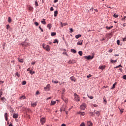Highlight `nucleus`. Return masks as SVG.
I'll use <instances>...</instances> for the list:
<instances>
[{
    "label": "nucleus",
    "instance_id": "obj_14",
    "mask_svg": "<svg viewBox=\"0 0 126 126\" xmlns=\"http://www.w3.org/2000/svg\"><path fill=\"white\" fill-rule=\"evenodd\" d=\"M41 23H42V24H44V25H46V20L45 19L42 20Z\"/></svg>",
    "mask_w": 126,
    "mask_h": 126
},
{
    "label": "nucleus",
    "instance_id": "obj_40",
    "mask_svg": "<svg viewBox=\"0 0 126 126\" xmlns=\"http://www.w3.org/2000/svg\"><path fill=\"white\" fill-rule=\"evenodd\" d=\"M111 63H117V60L114 61V60H111Z\"/></svg>",
    "mask_w": 126,
    "mask_h": 126
},
{
    "label": "nucleus",
    "instance_id": "obj_19",
    "mask_svg": "<svg viewBox=\"0 0 126 126\" xmlns=\"http://www.w3.org/2000/svg\"><path fill=\"white\" fill-rule=\"evenodd\" d=\"M57 15H58V11H55L54 12V16H55V17H57Z\"/></svg>",
    "mask_w": 126,
    "mask_h": 126
},
{
    "label": "nucleus",
    "instance_id": "obj_13",
    "mask_svg": "<svg viewBox=\"0 0 126 126\" xmlns=\"http://www.w3.org/2000/svg\"><path fill=\"white\" fill-rule=\"evenodd\" d=\"M8 116V115H7V113H5L4 114V117H5V119L6 121H7V120H8V118H7Z\"/></svg>",
    "mask_w": 126,
    "mask_h": 126
},
{
    "label": "nucleus",
    "instance_id": "obj_42",
    "mask_svg": "<svg viewBox=\"0 0 126 126\" xmlns=\"http://www.w3.org/2000/svg\"><path fill=\"white\" fill-rule=\"evenodd\" d=\"M52 82L53 83H55V84H58V83H59V81H52Z\"/></svg>",
    "mask_w": 126,
    "mask_h": 126
},
{
    "label": "nucleus",
    "instance_id": "obj_51",
    "mask_svg": "<svg viewBox=\"0 0 126 126\" xmlns=\"http://www.w3.org/2000/svg\"><path fill=\"white\" fill-rule=\"evenodd\" d=\"M50 10L51 11H54V8L53 7H51Z\"/></svg>",
    "mask_w": 126,
    "mask_h": 126
},
{
    "label": "nucleus",
    "instance_id": "obj_15",
    "mask_svg": "<svg viewBox=\"0 0 126 126\" xmlns=\"http://www.w3.org/2000/svg\"><path fill=\"white\" fill-rule=\"evenodd\" d=\"M80 37H81V34H78L75 35V38L76 39H78L79 38H80Z\"/></svg>",
    "mask_w": 126,
    "mask_h": 126
},
{
    "label": "nucleus",
    "instance_id": "obj_12",
    "mask_svg": "<svg viewBox=\"0 0 126 126\" xmlns=\"http://www.w3.org/2000/svg\"><path fill=\"white\" fill-rule=\"evenodd\" d=\"M67 25V23H61V27H63V26H65Z\"/></svg>",
    "mask_w": 126,
    "mask_h": 126
},
{
    "label": "nucleus",
    "instance_id": "obj_37",
    "mask_svg": "<svg viewBox=\"0 0 126 126\" xmlns=\"http://www.w3.org/2000/svg\"><path fill=\"white\" fill-rule=\"evenodd\" d=\"M120 40H118L117 41V45H118V46H120Z\"/></svg>",
    "mask_w": 126,
    "mask_h": 126
},
{
    "label": "nucleus",
    "instance_id": "obj_35",
    "mask_svg": "<svg viewBox=\"0 0 126 126\" xmlns=\"http://www.w3.org/2000/svg\"><path fill=\"white\" fill-rule=\"evenodd\" d=\"M19 62H20V63H23V59H20L19 58Z\"/></svg>",
    "mask_w": 126,
    "mask_h": 126
},
{
    "label": "nucleus",
    "instance_id": "obj_27",
    "mask_svg": "<svg viewBox=\"0 0 126 126\" xmlns=\"http://www.w3.org/2000/svg\"><path fill=\"white\" fill-rule=\"evenodd\" d=\"M82 44V41H81V40L77 42V45H81Z\"/></svg>",
    "mask_w": 126,
    "mask_h": 126
},
{
    "label": "nucleus",
    "instance_id": "obj_22",
    "mask_svg": "<svg viewBox=\"0 0 126 126\" xmlns=\"http://www.w3.org/2000/svg\"><path fill=\"white\" fill-rule=\"evenodd\" d=\"M71 52L72 53H74V54H76V50H74V49H71Z\"/></svg>",
    "mask_w": 126,
    "mask_h": 126
},
{
    "label": "nucleus",
    "instance_id": "obj_60",
    "mask_svg": "<svg viewBox=\"0 0 126 126\" xmlns=\"http://www.w3.org/2000/svg\"><path fill=\"white\" fill-rule=\"evenodd\" d=\"M123 27H126V23L123 24Z\"/></svg>",
    "mask_w": 126,
    "mask_h": 126
},
{
    "label": "nucleus",
    "instance_id": "obj_50",
    "mask_svg": "<svg viewBox=\"0 0 126 126\" xmlns=\"http://www.w3.org/2000/svg\"><path fill=\"white\" fill-rule=\"evenodd\" d=\"M70 32L71 33H72V32H73V30L72 28H70Z\"/></svg>",
    "mask_w": 126,
    "mask_h": 126
},
{
    "label": "nucleus",
    "instance_id": "obj_28",
    "mask_svg": "<svg viewBox=\"0 0 126 126\" xmlns=\"http://www.w3.org/2000/svg\"><path fill=\"white\" fill-rule=\"evenodd\" d=\"M114 17H115V18H117V17H119V15H117L116 14H114L113 15Z\"/></svg>",
    "mask_w": 126,
    "mask_h": 126
},
{
    "label": "nucleus",
    "instance_id": "obj_33",
    "mask_svg": "<svg viewBox=\"0 0 126 126\" xmlns=\"http://www.w3.org/2000/svg\"><path fill=\"white\" fill-rule=\"evenodd\" d=\"M56 32H51V36H56Z\"/></svg>",
    "mask_w": 126,
    "mask_h": 126
},
{
    "label": "nucleus",
    "instance_id": "obj_24",
    "mask_svg": "<svg viewBox=\"0 0 126 126\" xmlns=\"http://www.w3.org/2000/svg\"><path fill=\"white\" fill-rule=\"evenodd\" d=\"M78 54H79V55L80 56H82V55H83V53L82 51H80L78 52Z\"/></svg>",
    "mask_w": 126,
    "mask_h": 126
},
{
    "label": "nucleus",
    "instance_id": "obj_44",
    "mask_svg": "<svg viewBox=\"0 0 126 126\" xmlns=\"http://www.w3.org/2000/svg\"><path fill=\"white\" fill-rule=\"evenodd\" d=\"M70 79H71V80H72V81H74V77H71Z\"/></svg>",
    "mask_w": 126,
    "mask_h": 126
},
{
    "label": "nucleus",
    "instance_id": "obj_3",
    "mask_svg": "<svg viewBox=\"0 0 126 126\" xmlns=\"http://www.w3.org/2000/svg\"><path fill=\"white\" fill-rule=\"evenodd\" d=\"M84 59H86V60H88V61H89L90 60H93L94 58V55H93V56H91L90 55L88 56H84Z\"/></svg>",
    "mask_w": 126,
    "mask_h": 126
},
{
    "label": "nucleus",
    "instance_id": "obj_10",
    "mask_svg": "<svg viewBox=\"0 0 126 126\" xmlns=\"http://www.w3.org/2000/svg\"><path fill=\"white\" fill-rule=\"evenodd\" d=\"M105 67H106L105 65H102V66H99L98 68L99 69H101L102 70H103V69H105Z\"/></svg>",
    "mask_w": 126,
    "mask_h": 126
},
{
    "label": "nucleus",
    "instance_id": "obj_26",
    "mask_svg": "<svg viewBox=\"0 0 126 126\" xmlns=\"http://www.w3.org/2000/svg\"><path fill=\"white\" fill-rule=\"evenodd\" d=\"M53 43H54V44H55L56 43H59V40L58 39H55L54 41L53 42Z\"/></svg>",
    "mask_w": 126,
    "mask_h": 126
},
{
    "label": "nucleus",
    "instance_id": "obj_2",
    "mask_svg": "<svg viewBox=\"0 0 126 126\" xmlns=\"http://www.w3.org/2000/svg\"><path fill=\"white\" fill-rule=\"evenodd\" d=\"M74 98H75V100L76 101H78V102H79V101H80V98L79 97V95L75 93L74 94Z\"/></svg>",
    "mask_w": 126,
    "mask_h": 126
},
{
    "label": "nucleus",
    "instance_id": "obj_8",
    "mask_svg": "<svg viewBox=\"0 0 126 126\" xmlns=\"http://www.w3.org/2000/svg\"><path fill=\"white\" fill-rule=\"evenodd\" d=\"M37 102H32L31 106L32 107H36V106H37Z\"/></svg>",
    "mask_w": 126,
    "mask_h": 126
},
{
    "label": "nucleus",
    "instance_id": "obj_55",
    "mask_svg": "<svg viewBox=\"0 0 126 126\" xmlns=\"http://www.w3.org/2000/svg\"><path fill=\"white\" fill-rule=\"evenodd\" d=\"M39 94H40V93L39 92V91H37L36 93V95H39Z\"/></svg>",
    "mask_w": 126,
    "mask_h": 126
},
{
    "label": "nucleus",
    "instance_id": "obj_48",
    "mask_svg": "<svg viewBox=\"0 0 126 126\" xmlns=\"http://www.w3.org/2000/svg\"><path fill=\"white\" fill-rule=\"evenodd\" d=\"M91 76H92V75H91V74H89L87 76V77L88 78H89V77H91Z\"/></svg>",
    "mask_w": 126,
    "mask_h": 126
},
{
    "label": "nucleus",
    "instance_id": "obj_47",
    "mask_svg": "<svg viewBox=\"0 0 126 126\" xmlns=\"http://www.w3.org/2000/svg\"><path fill=\"white\" fill-rule=\"evenodd\" d=\"M39 29H40V30L41 31V32H44V30H42V28H41V27H39Z\"/></svg>",
    "mask_w": 126,
    "mask_h": 126
},
{
    "label": "nucleus",
    "instance_id": "obj_53",
    "mask_svg": "<svg viewBox=\"0 0 126 126\" xmlns=\"http://www.w3.org/2000/svg\"><path fill=\"white\" fill-rule=\"evenodd\" d=\"M63 107H62V108H61V110H60L61 113H62V112H63Z\"/></svg>",
    "mask_w": 126,
    "mask_h": 126
},
{
    "label": "nucleus",
    "instance_id": "obj_20",
    "mask_svg": "<svg viewBox=\"0 0 126 126\" xmlns=\"http://www.w3.org/2000/svg\"><path fill=\"white\" fill-rule=\"evenodd\" d=\"M28 9L31 10V11H32L33 10V7H31V6H29L28 7Z\"/></svg>",
    "mask_w": 126,
    "mask_h": 126
},
{
    "label": "nucleus",
    "instance_id": "obj_6",
    "mask_svg": "<svg viewBox=\"0 0 126 126\" xmlns=\"http://www.w3.org/2000/svg\"><path fill=\"white\" fill-rule=\"evenodd\" d=\"M62 99L63 100V101L65 102V103H67V102H68L67 98L64 97V95H63V94L62 95Z\"/></svg>",
    "mask_w": 126,
    "mask_h": 126
},
{
    "label": "nucleus",
    "instance_id": "obj_4",
    "mask_svg": "<svg viewBox=\"0 0 126 126\" xmlns=\"http://www.w3.org/2000/svg\"><path fill=\"white\" fill-rule=\"evenodd\" d=\"M44 89L45 91H50V89H51V85H50V84H48L44 88Z\"/></svg>",
    "mask_w": 126,
    "mask_h": 126
},
{
    "label": "nucleus",
    "instance_id": "obj_38",
    "mask_svg": "<svg viewBox=\"0 0 126 126\" xmlns=\"http://www.w3.org/2000/svg\"><path fill=\"white\" fill-rule=\"evenodd\" d=\"M64 92H65V89H63L62 90V94H64Z\"/></svg>",
    "mask_w": 126,
    "mask_h": 126
},
{
    "label": "nucleus",
    "instance_id": "obj_32",
    "mask_svg": "<svg viewBox=\"0 0 126 126\" xmlns=\"http://www.w3.org/2000/svg\"><path fill=\"white\" fill-rule=\"evenodd\" d=\"M16 75H17V76H18V77H20V75L19 74L18 72H16Z\"/></svg>",
    "mask_w": 126,
    "mask_h": 126
},
{
    "label": "nucleus",
    "instance_id": "obj_56",
    "mask_svg": "<svg viewBox=\"0 0 126 126\" xmlns=\"http://www.w3.org/2000/svg\"><path fill=\"white\" fill-rule=\"evenodd\" d=\"M123 79L126 80V75L123 76Z\"/></svg>",
    "mask_w": 126,
    "mask_h": 126
},
{
    "label": "nucleus",
    "instance_id": "obj_25",
    "mask_svg": "<svg viewBox=\"0 0 126 126\" xmlns=\"http://www.w3.org/2000/svg\"><path fill=\"white\" fill-rule=\"evenodd\" d=\"M30 74H34V73H35V71H32V70H30Z\"/></svg>",
    "mask_w": 126,
    "mask_h": 126
},
{
    "label": "nucleus",
    "instance_id": "obj_43",
    "mask_svg": "<svg viewBox=\"0 0 126 126\" xmlns=\"http://www.w3.org/2000/svg\"><path fill=\"white\" fill-rule=\"evenodd\" d=\"M34 25L35 26H38L39 25V23H38V22H34Z\"/></svg>",
    "mask_w": 126,
    "mask_h": 126
},
{
    "label": "nucleus",
    "instance_id": "obj_63",
    "mask_svg": "<svg viewBox=\"0 0 126 126\" xmlns=\"http://www.w3.org/2000/svg\"><path fill=\"white\" fill-rule=\"evenodd\" d=\"M66 126L65 125V124H62V126Z\"/></svg>",
    "mask_w": 126,
    "mask_h": 126
},
{
    "label": "nucleus",
    "instance_id": "obj_21",
    "mask_svg": "<svg viewBox=\"0 0 126 126\" xmlns=\"http://www.w3.org/2000/svg\"><path fill=\"white\" fill-rule=\"evenodd\" d=\"M113 26H111V27H106V29H108L109 30L112 29L113 28Z\"/></svg>",
    "mask_w": 126,
    "mask_h": 126
},
{
    "label": "nucleus",
    "instance_id": "obj_62",
    "mask_svg": "<svg viewBox=\"0 0 126 126\" xmlns=\"http://www.w3.org/2000/svg\"><path fill=\"white\" fill-rule=\"evenodd\" d=\"M50 99H52V97H49L47 98V100H50Z\"/></svg>",
    "mask_w": 126,
    "mask_h": 126
},
{
    "label": "nucleus",
    "instance_id": "obj_34",
    "mask_svg": "<svg viewBox=\"0 0 126 126\" xmlns=\"http://www.w3.org/2000/svg\"><path fill=\"white\" fill-rule=\"evenodd\" d=\"M68 63H69V64H70V63H74L72 61L70 60V61L68 62Z\"/></svg>",
    "mask_w": 126,
    "mask_h": 126
},
{
    "label": "nucleus",
    "instance_id": "obj_18",
    "mask_svg": "<svg viewBox=\"0 0 126 126\" xmlns=\"http://www.w3.org/2000/svg\"><path fill=\"white\" fill-rule=\"evenodd\" d=\"M47 28H49V29H51L52 28V24H49L47 25Z\"/></svg>",
    "mask_w": 126,
    "mask_h": 126
},
{
    "label": "nucleus",
    "instance_id": "obj_17",
    "mask_svg": "<svg viewBox=\"0 0 126 126\" xmlns=\"http://www.w3.org/2000/svg\"><path fill=\"white\" fill-rule=\"evenodd\" d=\"M78 114H80V115H81V116H84V115H85V113H84V112H78Z\"/></svg>",
    "mask_w": 126,
    "mask_h": 126
},
{
    "label": "nucleus",
    "instance_id": "obj_46",
    "mask_svg": "<svg viewBox=\"0 0 126 126\" xmlns=\"http://www.w3.org/2000/svg\"><path fill=\"white\" fill-rule=\"evenodd\" d=\"M88 97L90 98V99H93V98H94V97H93V96H90L88 95Z\"/></svg>",
    "mask_w": 126,
    "mask_h": 126
},
{
    "label": "nucleus",
    "instance_id": "obj_45",
    "mask_svg": "<svg viewBox=\"0 0 126 126\" xmlns=\"http://www.w3.org/2000/svg\"><path fill=\"white\" fill-rule=\"evenodd\" d=\"M120 111L121 114H122V113H124V109H120Z\"/></svg>",
    "mask_w": 126,
    "mask_h": 126
},
{
    "label": "nucleus",
    "instance_id": "obj_52",
    "mask_svg": "<svg viewBox=\"0 0 126 126\" xmlns=\"http://www.w3.org/2000/svg\"><path fill=\"white\" fill-rule=\"evenodd\" d=\"M10 27L9 26V25H6V29H9V28H10Z\"/></svg>",
    "mask_w": 126,
    "mask_h": 126
},
{
    "label": "nucleus",
    "instance_id": "obj_41",
    "mask_svg": "<svg viewBox=\"0 0 126 126\" xmlns=\"http://www.w3.org/2000/svg\"><path fill=\"white\" fill-rule=\"evenodd\" d=\"M80 126H85V123H84V122H83L82 124H81Z\"/></svg>",
    "mask_w": 126,
    "mask_h": 126
},
{
    "label": "nucleus",
    "instance_id": "obj_30",
    "mask_svg": "<svg viewBox=\"0 0 126 126\" xmlns=\"http://www.w3.org/2000/svg\"><path fill=\"white\" fill-rule=\"evenodd\" d=\"M117 85V83H115L113 84L112 89H114L115 88V86Z\"/></svg>",
    "mask_w": 126,
    "mask_h": 126
},
{
    "label": "nucleus",
    "instance_id": "obj_58",
    "mask_svg": "<svg viewBox=\"0 0 126 126\" xmlns=\"http://www.w3.org/2000/svg\"><path fill=\"white\" fill-rule=\"evenodd\" d=\"M108 52L109 53H112V52H113V50L110 49Z\"/></svg>",
    "mask_w": 126,
    "mask_h": 126
},
{
    "label": "nucleus",
    "instance_id": "obj_1",
    "mask_svg": "<svg viewBox=\"0 0 126 126\" xmlns=\"http://www.w3.org/2000/svg\"><path fill=\"white\" fill-rule=\"evenodd\" d=\"M42 46L43 49H45V50H46V51H47V52H50V51L51 50V49H50V46L47 45L45 43H43L42 44Z\"/></svg>",
    "mask_w": 126,
    "mask_h": 126
},
{
    "label": "nucleus",
    "instance_id": "obj_49",
    "mask_svg": "<svg viewBox=\"0 0 126 126\" xmlns=\"http://www.w3.org/2000/svg\"><path fill=\"white\" fill-rule=\"evenodd\" d=\"M2 46H3V49L4 50L5 47V43H4L2 45Z\"/></svg>",
    "mask_w": 126,
    "mask_h": 126
},
{
    "label": "nucleus",
    "instance_id": "obj_54",
    "mask_svg": "<svg viewBox=\"0 0 126 126\" xmlns=\"http://www.w3.org/2000/svg\"><path fill=\"white\" fill-rule=\"evenodd\" d=\"M4 99H5V98H4V97H1L0 98V100H1V101H3V100H4Z\"/></svg>",
    "mask_w": 126,
    "mask_h": 126
},
{
    "label": "nucleus",
    "instance_id": "obj_57",
    "mask_svg": "<svg viewBox=\"0 0 126 126\" xmlns=\"http://www.w3.org/2000/svg\"><path fill=\"white\" fill-rule=\"evenodd\" d=\"M93 107H98V105L97 104H94Z\"/></svg>",
    "mask_w": 126,
    "mask_h": 126
},
{
    "label": "nucleus",
    "instance_id": "obj_59",
    "mask_svg": "<svg viewBox=\"0 0 126 126\" xmlns=\"http://www.w3.org/2000/svg\"><path fill=\"white\" fill-rule=\"evenodd\" d=\"M126 16H124L123 18H122V20H125V19H126Z\"/></svg>",
    "mask_w": 126,
    "mask_h": 126
},
{
    "label": "nucleus",
    "instance_id": "obj_11",
    "mask_svg": "<svg viewBox=\"0 0 126 126\" xmlns=\"http://www.w3.org/2000/svg\"><path fill=\"white\" fill-rule=\"evenodd\" d=\"M87 126H93V124L91 122L88 121V122H87Z\"/></svg>",
    "mask_w": 126,
    "mask_h": 126
},
{
    "label": "nucleus",
    "instance_id": "obj_31",
    "mask_svg": "<svg viewBox=\"0 0 126 126\" xmlns=\"http://www.w3.org/2000/svg\"><path fill=\"white\" fill-rule=\"evenodd\" d=\"M26 97L24 95H22L21 97H20V99H25Z\"/></svg>",
    "mask_w": 126,
    "mask_h": 126
},
{
    "label": "nucleus",
    "instance_id": "obj_23",
    "mask_svg": "<svg viewBox=\"0 0 126 126\" xmlns=\"http://www.w3.org/2000/svg\"><path fill=\"white\" fill-rule=\"evenodd\" d=\"M8 22H9V23H10V22H11V18H10V17H9L8 18Z\"/></svg>",
    "mask_w": 126,
    "mask_h": 126
},
{
    "label": "nucleus",
    "instance_id": "obj_16",
    "mask_svg": "<svg viewBox=\"0 0 126 126\" xmlns=\"http://www.w3.org/2000/svg\"><path fill=\"white\" fill-rule=\"evenodd\" d=\"M56 101H54L52 100L50 105H56Z\"/></svg>",
    "mask_w": 126,
    "mask_h": 126
},
{
    "label": "nucleus",
    "instance_id": "obj_36",
    "mask_svg": "<svg viewBox=\"0 0 126 126\" xmlns=\"http://www.w3.org/2000/svg\"><path fill=\"white\" fill-rule=\"evenodd\" d=\"M22 84V85H25L26 84V81H23Z\"/></svg>",
    "mask_w": 126,
    "mask_h": 126
},
{
    "label": "nucleus",
    "instance_id": "obj_7",
    "mask_svg": "<svg viewBox=\"0 0 126 126\" xmlns=\"http://www.w3.org/2000/svg\"><path fill=\"white\" fill-rule=\"evenodd\" d=\"M46 122V119L45 118H41L40 119V123L42 125H44Z\"/></svg>",
    "mask_w": 126,
    "mask_h": 126
},
{
    "label": "nucleus",
    "instance_id": "obj_5",
    "mask_svg": "<svg viewBox=\"0 0 126 126\" xmlns=\"http://www.w3.org/2000/svg\"><path fill=\"white\" fill-rule=\"evenodd\" d=\"M81 110H85V108H86V104L85 103H83L81 106H80Z\"/></svg>",
    "mask_w": 126,
    "mask_h": 126
},
{
    "label": "nucleus",
    "instance_id": "obj_9",
    "mask_svg": "<svg viewBox=\"0 0 126 126\" xmlns=\"http://www.w3.org/2000/svg\"><path fill=\"white\" fill-rule=\"evenodd\" d=\"M13 119H17L18 118V114L14 113L13 115Z\"/></svg>",
    "mask_w": 126,
    "mask_h": 126
},
{
    "label": "nucleus",
    "instance_id": "obj_39",
    "mask_svg": "<svg viewBox=\"0 0 126 126\" xmlns=\"http://www.w3.org/2000/svg\"><path fill=\"white\" fill-rule=\"evenodd\" d=\"M95 114H96V115H98V116H100V112H99V111H96L95 112Z\"/></svg>",
    "mask_w": 126,
    "mask_h": 126
},
{
    "label": "nucleus",
    "instance_id": "obj_64",
    "mask_svg": "<svg viewBox=\"0 0 126 126\" xmlns=\"http://www.w3.org/2000/svg\"><path fill=\"white\" fill-rule=\"evenodd\" d=\"M123 41H126V37L123 38Z\"/></svg>",
    "mask_w": 126,
    "mask_h": 126
},
{
    "label": "nucleus",
    "instance_id": "obj_29",
    "mask_svg": "<svg viewBox=\"0 0 126 126\" xmlns=\"http://www.w3.org/2000/svg\"><path fill=\"white\" fill-rule=\"evenodd\" d=\"M35 6H38V5H39V4H38V2H37V0L35 1Z\"/></svg>",
    "mask_w": 126,
    "mask_h": 126
},
{
    "label": "nucleus",
    "instance_id": "obj_61",
    "mask_svg": "<svg viewBox=\"0 0 126 126\" xmlns=\"http://www.w3.org/2000/svg\"><path fill=\"white\" fill-rule=\"evenodd\" d=\"M62 108H63V111L64 112V111H65V107L63 106Z\"/></svg>",
    "mask_w": 126,
    "mask_h": 126
}]
</instances>
